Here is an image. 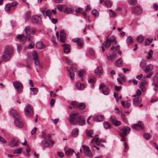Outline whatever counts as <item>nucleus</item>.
I'll return each instance as SVG.
<instances>
[{
    "label": "nucleus",
    "instance_id": "1",
    "mask_svg": "<svg viewBox=\"0 0 158 158\" xmlns=\"http://www.w3.org/2000/svg\"><path fill=\"white\" fill-rule=\"evenodd\" d=\"M78 114L73 113L70 115L69 118L70 123L71 124L76 125L78 123L81 125H83L85 124V121L82 116L77 117Z\"/></svg>",
    "mask_w": 158,
    "mask_h": 158
},
{
    "label": "nucleus",
    "instance_id": "2",
    "mask_svg": "<svg viewBox=\"0 0 158 158\" xmlns=\"http://www.w3.org/2000/svg\"><path fill=\"white\" fill-rule=\"evenodd\" d=\"M9 113L15 118L14 120L15 125L19 128H22L23 127V123L21 120V117L18 112L15 110H12L10 111Z\"/></svg>",
    "mask_w": 158,
    "mask_h": 158
},
{
    "label": "nucleus",
    "instance_id": "3",
    "mask_svg": "<svg viewBox=\"0 0 158 158\" xmlns=\"http://www.w3.org/2000/svg\"><path fill=\"white\" fill-rule=\"evenodd\" d=\"M111 43H114L115 44L116 43V38L114 36H112L110 38H109V36H107L105 42V44L104 43L102 44V46L101 47L102 51L104 52L105 51V49L104 48V46L106 48H109L111 45Z\"/></svg>",
    "mask_w": 158,
    "mask_h": 158
},
{
    "label": "nucleus",
    "instance_id": "4",
    "mask_svg": "<svg viewBox=\"0 0 158 158\" xmlns=\"http://www.w3.org/2000/svg\"><path fill=\"white\" fill-rule=\"evenodd\" d=\"M24 111L26 114L29 116L31 117L33 116L34 113L33 108L30 105L28 104L25 107Z\"/></svg>",
    "mask_w": 158,
    "mask_h": 158
},
{
    "label": "nucleus",
    "instance_id": "5",
    "mask_svg": "<svg viewBox=\"0 0 158 158\" xmlns=\"http://www.w3.org/2000/svg\"><path fill=\"white\" fill-rule=\"evenodd\" d=\"M25 32L28 36L31 35H35V34L36 29L35 28H31L29 26H27L25 28Z\"/></svg>",
    "mask_w": 158,
    "mask_h": 158
},
{
    "label": "nucleus",
    "instance_id": "6",
    "mask_svg": "<svg viewBox=\"0 0 158 158\" xmlns=\"http://www.w3.org/2000/svg\"><path fill=\"white\" fill-rule=\"evenodd\" d=\"M31 22L40 25L42 23L41 18L38 15H35L32 16L31 18Z\"/></svg>",
    "mask_w": 158,
    "mask_h": 158
},
{
    "label": "nucleus",
    "instance_id": "7",
    "mask_svg": "<svg viewBox=\"0 0 158 158\" xmlns=\"http://www.w3.org/2000/svg\"><path fill=\"white\" fill-rule=\"evenodd\" d=\"M13 84L14 87L17 90L19 93H20L22 92L23 85L21 83L17 81H15L13 82Z\"/></svg>",
    "mask_w": 158,
    "mask_h": 158
},
{
    "label": "nucleus",
    "instance_id": "8",
    "mask_svg": "<svg viewBox=\"0 0 158 158\" xmlns=\"http://www.w3.org/2000/svg\"><path fill=\"white\" fill-rule=\"evenodd\" d=\"M17 38L20 40V42L22 44L25 43L27 41V38H28V40L30 41V38L27 36H25L24 34L18 35L16 36Z\"/></svg>",
    "mask_w": 158,
    "mask_h": 158
},
{
    "label": "nucleus",
    "instance_id": "9",
    "mask_svg": "<svg viewBox=\"0 0 158 158\" xmlns=\"http://www.w3.org/2000/svg\"><path fill=\"white\" fill-rule=\"evenodd\" d=\"M46 8H44L40 9V11L42 13L44 16H48L50 19H51V16L52 13L49 9L45 10Z\"/></svg>",
    "mask_w": 158,
    "mask_h": 158
},
{
    "label": "nucleus",
    "instance_id": "10",
    "mask_svg": "<svg viewBox=\"0 0 158 158\" xmlns=\"http://www.w3.org/2000/svg\"><path fill=\"white\" fill-rule=\"evenodd\" d=\"M82 148L85 154L88 157H92L93 156V154L91 152L89 148L84 145H82Z\"/></svg>",
    "mask_w": 158,
    "mask_h": 158
},
{
    "label": "nucleus",
    "instance_id": "11",
    "mask_svg": "<svg viewBox=\"0 0 158 158\" xmlns=\"http://www.w3.org/2000/svg\"><path fill=\"white\" fill-rule=\"evenodd\" d=\"M132 11L133 13L136 14H140L142 12L141 7L139 6L133 7L132 8Z\"/></svg>",
    "mask_w": 158,
    "mask_h": 158
},
{
    "label": "nucleus",
    "instance_id": "12",
    "mask_svg": "<svg viewBox=\"0 0 158 158\" xmlns=\"http://www.w3.org/2000/svg\"><path fill=\"white\" fill-rule=\"evenodd\" d=\"M146 63L144 61H142L140 64V66L142 69H152L154 67L152 64H150L147 66H146Z\"/></svg>",
    "mask_w": 158,
    "mask_h": 158
},
{
    "label": "nucleus",
    "instance_id": "13",
    "mask_svg": "<svg viewBox=\"0 0 158 158\" xmlns=\"http://www.w3.org/2000/svg\"><path fill=\"white\" fill-rule=\"evenodd\" d=\"M32 56L33 59L34 60L35 64L37 65H39L40 64V62L38 58L37 53L36 51H33Z\"/></svg>",
    "mask_w": 158,
    "mask_h": 158
},
{
    "label": "nucleus",
    "instance_id": "14",
    "mask_svg": "<svg viewBox=\"0 0 158 158\" xmlns=\"http://www.w3.org/2000/svg\"><path fill=\"white\" fill-rule=\"evenodd\" d=\"M42 143L43 145H44L46 147H48L52 146L54 144V142L50 140L44 139L42 140Z\"/></svg>",
    "mask_w": 158,
    "mask_h": 158
},
{
    "label": "nucleus",
    "instance_id": "15",
    "mask_svg": "<svg viewBox=\"0 0 158 158\" xmlns=\"http://www.w3.org/2000/svg\"><path fill=\"white\" fill-rule=\"evenodd\" d=\"M132 127L135 129H137L138 127L140 129H143V124L141 121H139L138 123L136 124H134L132 126Z\"/></svg>",
    "mask_w": 158,
    "mask_h": 158
},
{
    "label": "nucleus",
    "instance_id": "16",
    "mask_svg": "<svg viewBox=\"0 0 158 158\" xmlns=\"http://www.w3.org/2000/svg\"><path fill=\"white\" fill-rule=\"evenodd\" d=\"M65 34L63 30H61L60 31V40L62 43H64L65 41Z\"/></svg>",
    "mask_w": 158,
    "mask_h": 158
},
{
    "label": "nucleus",
    "instance_id": "17",
    "mask_svg": "<svg viewBox=\"0 0 158 158\" xmlns=\"http://www.w3.org/2000/svg\"><path fill=\"white\" fill-rule=\"evenodd\" d=\"M121 130L123 131V135H124V136H126L130 132L131 129L128 127H123Z\"/></svg>",
    "mask_w": 158,
    "mask_h": 158
},
{
    "label": "nucleus",
    "instance_id": "18",
    "mask_svg": "<svg viewBox=\"0 0 158 158\" xmlns=\"http://www.w3.org/2000/svg\"><path fill=\"white\" fill-rule=\"evenodd\" d=\"M72 40L75 43H77V45L79 46H81L83 44V42L82 40L79 38L73 39Z\"/></svg>",
    "mask_w": 158,
    "mask_h": 158
},
{
    "label": "nucleus",
    "instance_id": "19",
    "mask_svg": "<svg viewBox=\"0 0 158 158\" xmlns=\"http://www.w3.org/2000/svg\"><path fill=\"white\" fill-rule=\"evenodd\" d=\"M36 48L39 49H44L45 48V45L41 42L38 41L35 44Z\"/></svg>",
    "mask_w": 158,
    "mask_h": 158
},
{
    "label": "nucleus",
    "instance_id": "20",
    "mask_svg": "<svg viewBox=\"0 0 158 158\" xmlns=\"http://www.w3.org/2000/svg\"><path fill=\"white\" fill-rule=\"evenodd\" d=\"M64 47V51L65 53H67L69 52L70 51V49L69 48V45L68 44H64L62 45Z\"/></svg>",
    "mask_w": 158,
    "mask_h": 158
},
{
    "label": "nucleus",
    "instance_id": "21",
    "mask_svg": "<svg viewBox=\"0 0 158 158\" xmlns=\"http://www.w3.org/2000/svg\"><path fill=\"white\" fill-rule=\"evenodd\" d=\"M2 59L4 61H7L11 59V55L9 54H5V53L4 52L2 56Z\"/></svg>",
    "mask_w": 158,
    "mask_h": 158
},
{
    "label": "nucleus",
    "instance_id": "22",
    "mask_svg": "<svg viewBox=\"0 0 158 158\" xmlns=\"http://www.w3.org/2000/svg\"><path fill=\"white\" fill-rule=\"evenodd\" d=\"M13 52L12 49L10 47L8 46L6 47L5 49V50L4 53H5V54H7L11 55V54Z\"/></svg>",
    "mask_w": 158,
    "mask_h": 158
},
{
    "label": "nucleus",
    "instance_id": "23",
    "mask_svg": "<svg viewBox=\"0 0 158 158\" xmlns=\"http://www.w3.org/2000/svg\"><path fill=\"white\" fill-rule=\"evenodd\" d=\"M73 11V9L72 8L66 7L64 9L63 12L66 14H68L72 13Z\"/></svg>",
    "mask_w": 158,
    "mask_h": 158
},
{
    "label": "nucleus",
    "instance_id": "24",
    "mask_svg": "<svg viewBox=\"0 0 158 158\" xmlns=\"http://www.w3.org/2000/svg\"><path fill=\"white\" fill-rule=\"evenodd\" d=\"M103 116L100 115H97L95 116L94 117V120L98 122L102 121L103 119Z\"/></svg>",
    "mask_w": 158,
    "mask_h": 158
},
{
    "label": "nucleus",
    "instance_id": "25",
    "mask_svg": "<svg viewBox=\"0 0 158 158\" xmlns=\"http://www.w3.org/2000/svg\"><path fill=\"white\" fill-rule=\"evenodd\" d=\"M77 89L79 90L83 89L85 88V85L80 82H77L76 84Z\"/></svg>",
    "mask_w": 158,
    "mask_h": 158
},
{
    "label": "nucleus",
    "instance_id": "26",
    "mask_svg": "<svg viewBox=\"0 0 158 158\" xmlns=\"http://www.w3.org/2000/svg\"><path fill=\"white\" fill-rule=\"evenodd\" d=\"M141 100L140 98H135L133 100V104L135 106H138L141 102Z\"/></svg>",
    "mask_w": 158,
    "mask_h": 158
},
{
    "label": "nucleus",
    "instance_id": "27",
    "mask_svg": "<svg viewBox=\"0 0 158 158\" xmlns=\"http://www.w3.org/2000/svg\"><path fill=\"white\" fill-rule=\"evenodd\" d=\"M134 41L133 39L131 36H128L126 40V42L128 44H131Z\"/></svg>",
    "mask_w": 158,
    "mask_h": 158
},
{
    "label": "nucleus",
    "instance_id": "28",
    "mask_svg": "<svg viewBox=\"0 0 158 158\" xmlns=\"http://www.w3.org/2000/svg\"><path fill=\"white\" fill-rule=\"evenodd\" d=\"M68 71L69 72L71 79H74L75 72H76V71H74L73 70H68Z\"/></svg>",
    "mask_w": 158,
    "mask_h": 158
},
{
    "label": "nucleus",
    "instance_id": "29",
    "mask_svg": "<svg viewBox=\"0 0 158 158\" xmlns=\"http://www.w3.org/2000/svg\"><path fill=\"white\" fill-rule=\"evenodd\" d=\"M78 130L77 128L74 129L72 132V135L73 137L77 136L78 134Z\"/></svg>",
    "mask_w": 158,
    "mask_h": 158
},
{
    "label": "nucleus",
    "instance_id": "30",
    "mask_svg": "<svg viewBox=\"0 0 158 158\" xmlns=\"http://www.w3.org/2000/svg\"><path fill=\"white\" fill-rule=\"evenodd\" d=\"M115 65L118 66L120 67L122 65V59L121 58L117 59L116 60L115 64Z\"/></svg>",
    "mask_w": 158,
    "mask_h": 158
},
{
    "label": "nucleus",
    "instance_id": "31",
    "mask_svg": "<svg viewBox=\"0 0 158 158\" xmlns=\"http://www.w3.org/2000/svg\"><path fill=\"white\" fill-rule=\"evenodd\" d=\"M96 81V79L95 77H89L88 82L90 84L94 83Z\"/></svg>",
    "mask_w": 158,
    "mask_h": 158
},
{
    "label": "nucleus",
    "instance_id": "32",
    "mask_svg": "<svg viewBox=\"0 0 158 158\" xmlns=\"http://www.w3.org/2000/svg\"><path fill=\"white\" fill-rule=\"evenodd\" d=\"M30 89L31 91V94L34 95L37 94L38 92V89L36 88H30Z\"/></svg>",
    "mask_w": 158,
    "mask_h": 158
},
{
    "label": "nucleus",
    "instance_id": "33",
    "mask_svg": "<svg viewBox=\"0 0 158 158\" xmlns=\"http://www.w3.org/2000/svg\"><path fill=\"white\" fill-rule=\"evenodd\" d=\"M92 13L95 17L99 16V13L98 11L96 9H94L92 10Z\"/></svg>",
    "mask_w": 158,
    "mask_h": 158
},
{
    "label": "nucleus",
    "instance_id": "34",
    "mask_svg": "<svg viewBox=\"0 0 158 158\" xmlns=\"http://www.w3.org/2000/svg\"><path fill=\"white\" fill-rule=\"evenodd\" d=\"M11 4L10 3L7 4L5 6V11L7 12H9L10 10Z\"/></svg>",
    "mask_w": 158,
    "mask_h": 158
},
{
    "label": "nucleus",
    "instance_id": "35",
    "mask_svg": "<svg viewBox=\"0 0 158 158\" xmlns=\"http://www.w3.org/2000/svg\"><path fill=\"white\" fill-rule=\"evenodd\" d=\"M109 11L110 12L109 14L110 17L112 18H115L116 17V14L115 12L111 9H110Z\"/></svg>",
    "mask_w": 158,
    "mask_h": 158
},
{
    "label": "nucleus",
    "instance_id": "36",
    "mask_svg": "<svg viewBox=\"0 0 158 158\" xmlns=\"http://www.w3.org/2000/svg\"><path fill=\"white\" fill-rule=\"evenodd\" d=\"M85 104L83 103H79L77 108L79 109L80 110H83L85 108Z\"/></svg>",
    "mask_w": 158,
    "mask_h": 158
},
{
    "label": "nucleus",
    "instance_id": "37",
    "mask_svg": "<svg viewBox=\"0 0 158 158\" xmlns=\"http://www.w3.org/2000/svg\"><path fill=\"white\" fill-rule=\"evenodd\" d=\"M144 38L142 35H140L138 36L137 38V40L139 42L141 43L144 40Z\"/></svg>",
    "mask_w": 158,
    "mask_h": 158
},
{
    "label": "nucleus",
    "instance_id": "38",
    "mask_svg": "<svg viewBox=\"0 0 158 158\" xmlns=\"http://www.w3.org/2000/svg\"><path fill=\"white\" fill-rule=\"evenodd\" d=\"M74 152V151L73 149H69V150L66 151L65 153L67 155H71L73 152Z\"/></svg>",
    "mask_w": 158,
    "mask_h": 158
},
{
    "label": "nucleus",
    "instance_id": "39",
    "mask_svg": "<svg viewBox=\"0 0 158 158\" xmlns=\"http://www.w3.org/2000/svg\"><path fill=\"white\" fill-rule=\"evenodd\" d=\"M153 39L152 38H147L146 39L145 41L146 45H149L152 42Z\"/></svg>",
    "mask_w": 158,
    "mask_h": 158
},
{
    "label": "nucleus",
    "instance_id": "40",
    "mask_svg": "<svg viewBox=\"0 0 158 158\" xmlns=\"http://www.w3.org/2000/svg\"><path fill=\"white\" fill-rule=\"evenodd\" d=\"M105 6L108 8L111 7L112 5L111 2L109 1H106L105 2Z\"/></svg>",
    "mask_w": 158,
    "mask_h": 158
},
{
    "label": "nucleus",
    "instance_id": "41",
    "mask_svg": "<svg viewBox=\"0 0 158 158\" xmlns=\"http://www.w3.org/2000/svg\"><path fill=\"white\" fill-rule=\"evenodd\" d=\"M103 125L104 127L106 129L109 128L110 127V124L108 122H104L103 123Z\"/></svg>",
    "mask_w": 158,
    "mask_h": 158
},
{
    "label": "nucleus",
    "instance_id": "42",
    "mask_svg": "<svg viewBox=\"0 0 158 158\" xmlns=\"http://www.w3.org/2000/svg\"><path fill=\"white\" fill-rule=\"evenodd\" d=\"M86 133L88 137H92V135L93 134V130H90V131L87 130L86 131Z\"/></svg>",
    "mask_w": 158,
    "mask_h": 158
},
{
    "label": "nucleus",
    "instance_id": "43",
    "mask_svg": "<svg viewBox=\"0 0 158 158\" xmlns=\"http://www.w3.org/2000/svg\"><path fill=\"white\" fill-rule=\"evenodd\" d=\"M22 151V149L21 148H19L15 149L14 151V153L20 154Z\"/></svg>",
    "mask_w": 158,
    "mask_h": 158
},
{
    "label": "nucleus",
    "instance_id": "44",
    "mask_svg": "<svg viewBox=\"0 0 158 158\" xmlns=\"http://www.w3.org/2000/svg\"><path fill=\"white\" fill-rule=\"evenodd\" d=\"M78 73V75L80 77H83L84 74L85 73V71L84 70H82L81 71H77Z\"/></svg>",
    "mask_w": 158,
    "mask_h": 158
},
{
    "label": "nucleus",
    "instance_id": "45",
    "mask_svg": "<svg viewBox=\"0 0 158 158\" xmlns=\"http://www.w3.org/2000/svg\"><path fill=\"white\" fill-rule=\"evenodd\" d=\"M31 12L30 11H27L26 14L25 18V21L27 20L29 18L30 16Z\"/></svg>",
    "mask_w": 158,
    "mask_h": 158
},
{
    "label": "nucleus",
    "instance_id": "46",
    "mask_svg": "<svg viewBox=\"0 0 158 158\" xmlns=\"http://www.w3.org/2000/svg\"><path fill=\"white\" fill-rule=\"evenodd\" d=\"M79 104V103L75 101H73L71 103V104L73 106L77 108H78Z\"/></svg>",
    "mask_w": 158,
    "mask_h": 158
},
{
    "label": "nucleus",
    "instance_id": "47",
    "mask_svg": "<svg viewBox=\"0 0 158 158\" xmlns=\"http://www.w3.org/2000/svg\"><path fill=\"white\" fill-rule=\"evenodd\" d=\"M94 73L98 75H100L103 73L102 70H95Z\"/></svg>",
    "mask_w": 158,
    "mask_h": 158
},
{
    "label": "nucleus",
    "instance_id": "48",
    "mask_svg": "<svg viewBox=\"0 0 158 158\" xmlns=\"http://www.w3.org/2000/svg\"><path fill=\"white\" fill-rule=\"evenodd\" d=\"M15 140L13 139H12L10 141L9 143V145L10 147H13L15 146Z\"/></svg>",
    "mask_w": 158,
    "mask_h": 158
},
{
    "label": "nucleus",
    "instance_id": "49",
    "mask_svg": "<svg viewBox=\"0 0 158 158\" xmlns=\"http://www.w3.org/2000/svg\"><path fill=\"white\" fill-rule=\"evenodd\" d=\"M147 84V82L146 80L145 79H143L141 82L139 83V85H146Z\"/></svg>",
    "mask_w": 158,
    "mask_h": 158
},
{
    "label": "nucleus",
    "instance_id": "50",
    "mask_svg": "<svg viewBox=\"0 0 158 158\" xmlns=\"http://www.w3.org/2000/svg\"><path fill=\"white\" fill-rule=\"evenodd\" d=\"M107 59L109 60H110L111 61H113V60L115 58L112 55H110L109 56L107 55H106Z\"/></svg>",
    "mask_w": 158,
    "mask_h": 158
},
{
    "label": "nucleus",
    "instance_id": "51",
    "mask_svg": "<svg viewBox=\"0 0 158 158\" xmlns=\"http://www.w3.org/2000/svg\"><path fill=\"white\" fill-rule=\"evenodd\" d=\"M121 117L124 122L125 123H127V121L126 117L125 115L123 114L122 112L121 113Z\"/></svg>",
    "mask_w": 158,
    "mask_h": 158
},
{
    "label": "nucleus",
    "instance_id": "52",
    "mask_svg": "<svg viewBox=\"0 0 158 158\" xmlns=\"http://www.w3.org/2000/svg\"><path fill=\"white\" fill-rule=\"evenodd\" d=\"M57 8L60 10V11H62L63 9V6L61 4H59L56 6Z\"/></svg>",
    "mask_w": 158,
    "mask_h": 158
},
{
    "label": "nucleus",
    "instance_id": "53",
    "mask_svg": "<svg viewBox=\"0 0 158 158\" xmlns=\"http://www.w3.org/2000/svg\"><path fill=\"white\" fill-rule=\"evenodd\" d=\"M130 3L131 5H134L137 3V0H129Z\"/></svg>",
    "mask_w": 158,
    "mask_h": 158
},
{
    "label": "nucleus",
    "instance_id": "54",
    "mask_svg": "<svg viewBox=\"0 0 158 158\" xmlns=\"http://www.w3.org/2000/svg\"><path fill=\"white\" fill-rule=\"evenodd\" d=\"M152 50H150L148 54V58L149 59L152 57Z\"/></svg>",
    "mask_w": 158,
    "mask_h": 158
},
{
    "label": "nucleus",
    "instance_id": "55",
    "mask_svg": "<svg viewBox=\"0 0 158 158\" xmlns=\"http://www.w3.org/2000/svg\"><path fill=\"white\" fill-rule=\"evenodd\" d=\"M118 75L119 77L121 78L123 81H126V80L125 79V77L123 74L120 73H119Z\"/></svg>",
    "mask_w": 158,
    "mask_h": 158
},
{
    "label": "nucleus",
    "instance_id": "56",
    "mask_svg": "<svg viewBox=\"0 0 158 158\" xmlns=\"http://www.w3.org/2000/svg\"><path fill=\"white\" fill-rule=\"evenodd\" d=\"M113 124L116 126H118L121 124L120 121L116 120L113 123Z\"/></svg>",
    "mask_w": 158,
    "mask_h": 158
},
{
    "label": "nucleus",
    "instance_id": "57",
    "mask_svg": "<svg viewBox=\"0 0 158 158\" xmlns=\"http://www.w3.org/2000/svg\"><path fill=\"white\" fill-rule=\"evenodd\" d=\"M0 141L4 143H6V140L4 138L1 136H0Z\"/></svg>",
    "mask_w": 158,
    "mask_h": 158
},
{
    "label": "nucleus",
    "instance_id": "58",
    "mask_svg": "<svg viewBox=\"0 0 158 158\" xmlns=\"http://www.w3.org/2000/svg\"><path fill=\"white\" fill-rule=\"evenodd\" d=\"M150 136L149 134L146 133L144 135V137L145 139H148L150 137Z\"/></svg>",
    "mask_w": 158,
    "mask_h": 158
},
{
    "label": "nucleus",
    "instance_id": "59",
    "mask_svg": "<svg viewBox=\"0 0 158 158\" xmlns=\"http://www.w3.org/2000/svg\"><path fill=\"white\" fill-rule=\"evenodd\" d=\"M119 135H120L122 137V139H121V141H125V139L124 138V135H123V133L121 132H119Z\"/></svg>",
    "mask_w": 158,
    "mask_h": 158
},
{
    "label": "nucleus",
    "instance_id": "60",
    "mask_svg": "<svg viewBox=\"0 0 158 158\" xmlns=\"http://www.w3.org/2000/svg\"><path fill=\"white\" fill-rule=\"evenodd\" d=\"M51 21L54 24H55L58 21V19H55L54 18H52L51 19Z\"/></svg>",
    "mask_w": 158,
    "mask_h": 158
},
{
    "label": "nucleus",
    "instance_id": "61",
    "mask_svg": "<svg viewBox=\"0 0 158 158\" xmlns=\"http://www.w3.org/2000/svg\"><path fill=\"white\" fill-rule=\"evenodd\" d=\"M116 120L114 116H111L110 118V121L113 123Z\"/></svg>",
    "mask_w": 158,
    "mask_h": 158
},
{
    "label": "nucleus",
    "instance_id": "62",
    "mask_svg": "<svg viewBox=\"0 0 158 158\" xmlns=\"http://www.w3.org/2000/svg\"><path fill=\"white\" fill-rule=\"evenodd\" d=\"M102 93L105 95H107L108 94V89H103L102 90Z\"/></svg>",
    "mask_w": 158,
    "mask_h": 158
},
{
    "label": "nucleus",
    "instance_id": "63",
    "mask_svg": "<svg viewBox=\"0 0 158 158\" xmlns=\"http://www.w3.org/2000/svg\"><path fill=\"white\" fill-rule=\"evenodd\" d=\"M34 43L33 42H31V43L28 45V48H33L34 47Z\"/></svg>",
    "mask_w": 158,
    "mask_h": 158
},
{
    "label": "nucleus",
    "instance_id": "64",
    "mask_svg": "<svg viewBox=\"0 0 158 158\" xmlns=\"http://www.w3.org/2000/svg\"><path fill=\"white\" fill-rule=\"evenodd\" d=\"M114 98H115L116 101L117 102H118L119 101V98L118 97V94H116L115 92H114Z\"/></svg>",
    "mask_w": 158,
    "mask_h": 158
}]
</instances>
